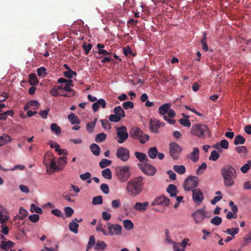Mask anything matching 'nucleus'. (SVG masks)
<instances>
[{"instance_id":"nucleus-40","label":"nucleus","mask_w":251,"mask_h":251,"mask_svg":"<svg viewBox=\"0 0 251 251\" xmlns=\"http://www.w3.org/2000/svg\"><path fill=\"white\" fill-rule=\"evenodd\" d=\"M102 176L107 179H111L112 178V173L109 168H106L102 170L101 172Z\"/></svg>"},{"instance_id":"nucleus-44","label":"nucleus","mask_w":251,"mask_h":251,"mask_svg":"<svg viewBox=\"0 0 251 251\" xmlns=\"http://www.w3.org/2000/svg\"><path fill=\"white\" fill-rule=\"evenodd\" d=\"M103 202V199L101 196L99 195L93 197L92 203L93 205L101 204Z\"/></svg>"},{"instance_id":"nucleus-35","label":"nucleus","mask_w":251,"mask_h":251,"mask_svg":"<svg viewBox=\"0 0 251 251\" xmlns=\"http://www.w3.org/2000/svg\"><path fill=\"white\" fill-rule=\"evenodd\" d=\"M106 134L104 133H100L96 135L95 142L99 143L104 141L106 138Z\"/></svg>"},{"instance_id":"nucleus-19","label":"nucleus","mask_w":251,"mask_h":251,"mask_svg":"<svg viewBox=\"0 0 251 251\" xmlns=\"http://www.w3.org/2000/svg\"><path fill=\"white\" fill-rule=\"evenodd\" d=\"M149 205V203L147 201L144 202H137L134 206V208L140 212H144L147 210Z\"/></svg>"},{"instance_id":"nucleus-64","label":"nucleus","mask_w":251,"mask_h":251,"mask_svg":"<svg viewBox=\"0 0 251 251\" xmlns=\"http://www.w3.org/2000/svg\"><path fill=\"white\" fill-rule=\"evenodd\" d=\"M180 243L174 242L173 249L174 251H185L184 248H182Z\"/></svg>"},{"instance_id":"nucleus-25","label":"nucleus","mask_w":251,"mask_h":251,"mask_svg":"<svg viewBox=\"0 0 251 251\" xmlns=\"http://www.w3.org/2000/svg\"><path fill=\"white\" fill-rule=\"evenodd\" d=\"M90 149L93 154L95 155L98 156L100 155V149L97 144L95 143L92 144L90 146Z\"/></svg>"},{"instance_id":"nucleus-12","label":"nucleus","mask_w":251,"mask_h":251,"mask_svg":"<svg viewBox=\"0 0 251 251\" xmlns=\"http://www.w3.org/2000/svg\"><path fill=\"white\" fill-rule=\"evenodd\" d=\"M51 155H52L51 154H49V153H47L45 155V158H44V160L43 162L44 164L46 166V167L47 168H48V167L49 166V163H50V167L51 169H52L54 170H57V171L61 170L62 169H59L57 168V167L56 166V161H55L54 156H52V159H50L49 158L47 159L48 157L51 156Z\"/></svg>"},{"instance_id":"nucleus-8","label":"nucleus","mask_w":251,"mask_h":251,"mask_svg":"<svg viewBox=\"0 0 251 251\" xmlns=\"http://www.w3.org/2000/svg\"><path fill=\"white\" fill-rule=\"evenodd\" d=\"M169 147L171 156L174 159H177L178 155L182 151L181 147L175 142L171 143Z\"/></svg>"},{"instance_id":"nucleus-22","label":"nucleus","mask_w":251,"mask_h":251,"mask_svg":"<svg viewBox=\"0 0 251 251\" xmlns=\"http://www.w3.org/2000/svg\"><path fill=\"white\" fill-rule=\"evenodd\" d=\"M107 247L106 243L102 241H97L96 243L94 249L96 251H104Z\"/></svg>"},{"instance_id":"nucleus-26","label":"nucleus","mask_w":251,"mask_h":251,"mask_svg":"<svg viewBox=\"0 0 251 251\" xmlns=\"http://www.w3.org/2000/svg\"><path fill=\"white\" fill-rule=\"evenodd\" d=\"M78 226L79 225L75 222L74 220H72V221L69 224V228L70 230L75 234L78 232Z\"/></svg>"},{"instance_id":"nucleus-56","label":"nucleus","mask_w":251,"mask_h":251,"mask_svg":"<svg viewBox=\"0 0 251 251\" xmlns=\"http://www.w3.org/2000/svg\"><path fill=\"white\" fill-rule=\"evenodd\" d=\"M27 103H28V105L30 106V108L32 106L34 107L33 108L34 110H36L38 108L39 104L37 100H31L28 101L27 102Z\"/></svg>"},{"instance_id":"nucleus-20","label":"nucleus","mask_w":251,"mask_h":251,"mask_svg":"<svg viewBox=\"0 0 251 251\" xmlns=\"http://www.w3.org/2000/svg\"><path fill=\"white\" fill-rule=\"evenodd\" d=\"M199 149L197 147L193 149V151L189 154L188 157L194 162H196L199 159Z\"/></svg>"},{"instance_id":"nucleus-16","label":"nucleus","mask_w":251,"mask_h":251,"mask_svg":"<svg viewBox=\"0 0 251 251\" xmlns=\"http://www.w3.org/2000/svg\"><path fill=\"white\" fill-rule=\"evenodd\" d=\"M9 217L6 215H4L2 214V211L0 210V223H1L0 227L2 228L1 232L5 235H7L8 233L9 229L8 227L6 226V222L8 221Z\"/></svg>"},{"instance_id":"nucleus-13","label":"nucleus","mask_w":251,"mask_h":251,"mask_svg":"<svg viewBox=\"0 0 251 251\" xmlns=\"http://www.w3.org/2000/svg\"><path fill=\"white\" fill-rule=\"evenodd\" d=\"M192 216L196 223H200L206 217L205 211L204 209H200L192 214Z\"/></svg>"},{"instance_id":"nucleus-34","label":"nucleus","mask_w":251,"mask_h":251,"mask_svg":"<svg viewBox=\"0 0 251 251\" xmlns=\"http://www.w3.org/2000/svg\"><path fill=\"white\" fill-rule=\"evenodd\" d=\"M115 114L121 117V118L125 117V113L123 108L120 106H116L114 109Z\"/></svg>"},{"instance_id":"nucleus-39","label":"nucleus","mask_w":251,"mask_h":251,"mask_svg":"<svg viewBox=\"0 0 251 251\" xmlns=\"http://www.w3.org/2000/svg\"><path fill=\"white\" fill-rule=\"evenodd\" d=\"M203 37L201 40V43L202 45V48L203 50L207 51L208 49V46L206 43V33L204 32L203 34Z\"/></svg>"},{"instance_id":"nucleus-29","label":"nucleus","mask_w":251,"mask_h":251,"mask_svg":"<svg viewBox=\"0 0 251 251\" xmlns=\"http://www.w3.org/2000/svg\"><path fill=\"white\" fill-rule=\"evenodd\" d=\"M14 245V243L11 241H8L7 242H5L4 241H2L1 242V244L0 247L1 249L4 250H7L13 247Z\"/></svg>"},{"instance_id":"nucleus-17","label":"nucleus","mask_w":251,"mask_h":251,"mask_svg":"<svg viewBox=\"0 0 251 251\" xmlns=\"http://www.w3.org/2000/svg\"><path fill=\"white\" fill-rule=\"evenodd\" d=\"M170 204V199L162 195L157 197L152 202L151 205H162L164 206H168Z\"/></svg>"},{"instance_id":"nucleus-24","label":"nucleus","mask_w":251,"mask_h":251,"mask_svg":"<svg viewBox=\"0 0 251 251\" xmlns=\"http://www.w3.org/2000/svg\"><path fill=\"white\" fill-rule=\"evenodd\" d=\"M11 140V138L9 135L6 134H3L0 136V146L10 142Z\"/></svg>"},{"instance_id":"nucleus-63","label":"nucleus","mask_w":251,"mask_h":251,"mask_svg":"<svg viewBox=\"0 0 251 251\" xmlns=\"http://www.w3.org/2000/svg\"><path fill=\"white\" fill-rule=\"evenodd\" d=\"M28 219L33 223H36L39 220V215L37 214L31 215L28 216Z\"/></svg>"},{"instance_id":"nucleus-15","label":"nucleus","mask_w":251,"mask_h":251,"mask_svg":"<svg viewBox=\"0 0 251 251\" xmlns=\"http://www.w3.org/2000/svg\"><path fill=\"white\" fill-rule=\"evenodd\" d=\"M109 234L111 235H119L121 234L122 226L118 224H108Z\"/></svg>"},{"instance_id":"nucleus-6","label":"nucleus","mask_w":251,"mask_h":251,"mask_svg":"<svg viewBox=\"0 0 251 251\" xmlns=\"http://www.w3.org/2000/svg\"><path fill=\"white\" fill-rule=\"evenodd\" d=\"M199 179L196 176H189L185 180L183 186L185 191L194 190L199 185Z\"/></svg>"},{"instance_id":"nucleus-42","label":"nucleus","mask_w":251,"mask_h":251,"mask_svg":"<svg viewBox=\"0 0 251 251\" xmlns=\"http://www.w3.org/2000/svg\"><path fill=\"white\" fill-rule=\"evenodd\" d=\"M239 229L238 227H233L231 228H227L225 232L231 235L233 237H234V235L239 232Z\"/></svg>"},{"instance_id":"nucleus-2","label":"nucleus","mask_w":251,"mask_h":251,"mask_svg":"<svg viewBox=\"0 0 251 251\" xmlns=\"http://www.w3.org/2000/svg\"><path fill=\"white\" fill-rule=\"evenodd\" d=\"M143 177L138 176L132 178L127 183L126 190L128 193L134 196L139 194L142 191Z\"/></svg>"},{"instance_id":"nucleus-50","label":"nucleus","mask_w":251,"mask_h":251,"mask_svg":"<svg viewBox=\"0 0 251 251\" xmlns=\"http://www.w3.org/2000/svg\"><path fill=\"white\" fill-rule=\"evenodd\" d=\"M96 245L95 238L94 235H91L87 247V251Z\"/></svg>"},{"instance_id":"nucleus-60","label":"nucleus","mask_w":251,"mask_h":251,"mask_svg":"<svg viewBox=\"0 0 251 251\" xmlns=\"http://www.w3.org/2000/svg\"><path fill=\"white\" fill-rule=\"evenodd\" d=\"M109 119L111 122H119L121 121V118L119 116H117L116 114H111L109 116Z\"/></svg>"},{"instance_id":"nucleus-55","label":"nucleus","mask_w":251,"mask_h":251,"mask_svg":"<svg viewBox=\"0 0 251 251\" xmlns=\"http://www.w3.org/2000/svg\"><path fill=\"white\" fill-rule=\"evenodd\" d=\"M64 75L65 77L71 79L73 77V75H76L77 74L76 72L72 71L71 69L64 72Z\"/></svg>"},{"instance_id":"nucleus-7","label":"nucleus","mask_w":251,"mask_h":251,"mask_svg":"<svg viewBox=\"0 0 251 251\" xmlns=\"http://www.w3.org/2000/svg\"><path fill=\"white\" fill-rule=\"evenodd\" d=\"M128 134L127 132L126 127L123 126L117 128L116 141L120 144L124 143L128 138Z\"/></svg>"},{"instance_id":"nucleus-58","label":"nucleus","mask_w":251,"mask_h":251,"mask_svg":"<svg viewBox=\"0 0 251 251\" xmlns=\"http://www.w3.org/2000/svg\"><path fill=\"white\" fill-rule=\"evenodd\" d=\"M235 149L239 153H243L244 154H246L247 152V148L245 146H238Z\"/></svg>"},{"instance_id":"nucleus-49","label":"nucleus","mask_w":251,"mask_h":251,"mask_svg":"<svg viewBox=\"0 0 251 251\" xmlns=\"http://www.w3.org/2000/svg\"><path fill=\"white\" fill-rule=\"evenodd\" d=\"M222 222V219L219 217V216H215L213 218H212L211 221L210 223L215 226H219L220 225Z\"/></svg>"},{"instance_id":"nucleus-27","label":"nucleus","mask_w":251,"mask_h":251,"mask_svg":"<svg viewBox=\"0 0 251 251\" xmlns=\"http://www.w3.org/2000/svg\"><path fill=\"white\" fill-rule=\"evenodd\" d=\"M135 156L136 158L141 162L148 161V157L147 155L144 153L140 152H135Z\"/></svg>"},{"instance_id":"nucleus-10","label":"nucleus","mask_w":251,"mask_h":251,"mask_svg":"<svg viewBox=\"0 0 251 251\" xmlns=\"http://www.w3.org/2000/svg\"><path fill=\"white\" fill-rule=\"evenodd\" d=\"M138 166L148 176H153L156 171L154 166L147 163H144V164H138Z\"/></svg>"},{"instance_id":"nucleus-30","label":"nucleus","mask_w":251,"mask_h":251,"mask_svg":"<svg viewBox=\"0 0 251 251\" xmlns=\"http://www.w3.org/2000/svg\"><path fill=\"white\" fill-rule=\"evenodd\" d=\"M173 169L179 175H183L186 172V168L184 165H176L174 166Z\"/></svg>"},{"instance_id":"nucleus-31","label":"nucleus","mask_w":251,"mask_h":251,"mask_svg":"<svg viewBox=\"0 0 251 251\" xmlns=\"http://www.w3.org/2000/svg\"><path fill=\"white\" fill-rule=\"evenodd\" d=\"M148 155L151 159H155L156 157L158 151L155 147H151L148 150Z\"/></svg>"},{"instance_id":"nucleus-9","label":"nucleus","mask_w":251,"mask_h":251,"mask_svg":"<svg viewBox=\"0 0 251 251\" xmlns=\"http://www.w3.org/2000/svg\"><path fill=\"white\" fill-rule=\"evenodd\" d=\"M165 124L162 123L154 118H152L150 120V129L153 133L157 134L159 133L158 129L164 126Z\"/></svg>"},{"instance_id":"nucleus-43","label":"nucleus","mask_w":251,"mask_h":251,"mask_svg":"<svg viewBox=\"0 0 251 251\" xmlns=\"http://www.w3.org/2000/svg\"><path fill=\"white\" fill-rule=\"evenodd\" d=\"M124 227L127 230H130L134 227L133 223L130 220H125L123 221Z\"/></svg>"},{"instance_id":"nucleus-1","label":"nucleus","mask_w":251,"mask_h":251,"mask_svg":"<svg viewBox=\"0 0 251 251\" xmlns=\"http://www.w3.org/2000/svg\"><path fill=\"white\" fill-rule=\"evenodd\" d=\"M221 175L225 186L230 187L234 185L237 172L232 166L226 165L223 167L221 169Z\"/></svg>"},{"instance_id":"nucleus-48","label":"nucleus","mask_w":251,"mask_h":251,"mask_svg":"<svg viewBox=\"0 0 251 251\" xmlns=\"http://www.w3.org/2000/svg\"><path fill=\"white\" fill-rule=\"evenodd\" d=\"M30 211L31 212H35L38 214H42L43 213L42 209L38 206H36L34 203L30 205Z\"/></svg>"},{"instance_id":"nucleus-53","label":"nucleus","mask_w":251,"mask_h":251,"mask_svg":"<svg viewBox=\"0 0 251 251\" xmlns=\"http://www.w3.org/2000/svg\"><path fill=\"white\" fill-rule=\"evenodd\" d=\"M220 157V154L216 151H213L209 157V159L212 161H216Z\"/></svg>"},{"instance_id":"nucleus-41","label":"nucleus","mask_w":251,"mask_h":251,"mask_svg":"<svg viewBox=\"0 0 251 251\" xmlns=\"http://www.w3.org/2000/svg\"><path fill=\"white\" fill-rule=\"evenodd\" d=\"M59 90H64L65 91L68 92L69 93H72V95H75V91L67 87V85L66 84H61L60 86H58Z\"/></svg>"},{"instance_id":"nucleus-18","label":"nucleus","mask_w":251,"mask_h":251,"mask_svg":"<svg viewBox=\"0 0 251 251\" xmlns=\"http://www.w3.org/2000/svg\"><path fill=\"white\" fill-rule=\"evenodd\" d=\"M106 105L105 100L103 99H100L93 104L92 109L93 111L96 112L100 107L104 108L106 107Z\"/></svg>"},{"instance_id":"nucleus-21","label":"nucleus","mask_w":251,"mask_h":251,"mask_svg":"<svg viewBox=\"0 0 251 251\" xmlns=\"http://www.w3.org/2000/svg\"><path fill=\"white\" fill-rule=\"evenodd\" d=\"M167 192L171 197H176L177 193L176 187L172 184L169 185L167 189Z\"/></svg>"},{"instance_id":"nucleus-38","label":"nucleus","mask_w":251,"mask_h":251,"mask_svg":"<svg viewBox=\"0 0 251 251\" xmlns=\"http://www.w3.org/2000/svg\"><path fill=\"white\" fill-rule=\"evenodd\" d=\"M50 129L57 135H60L61 132V128L55 123H52L51 124Z\"/></svg>"},{"instance_id":"nucleus-46","label":"nucleus","mask_w":251,"mask_h":251,"mask_svg":"<svg viewBox=\"0 0 251 251\" xmlns=\"http://www.w3.org/2000/svg\"><path fill=\"white\" fill-rule=\"evenodd\" d=\"M112 163V161L110 160H108L106 159H102L99 163V166L101 168H104L109 165H110Z\"/></svg>"},{"instance_id":"nucleus-51","label":"nucleus","mask_w":251,"mask_h":251,"mask_svg":"<svg viewBox=\"0 0 251 251\" xmlns=\"http://www.w3.org/2000/svg\"><path fill=\"white\" fill-rule=\"evenodd\" d=\"M64 211L66 217H71L74 213V209L71 207H66L64 209Z\"/></svg>"},{"instance_id":"nucleus-36","label":"nucleus","mask_w":251,"mask_h":251,"mask_svg":"<svg viewBox=\"0 0 251 251\" xmlns=\"http://www.w3.org/2000/svg\"><path fill=\"white\" fill-rule=\"evenodd\" d=\"M246 141V139L243 136L241 135H238L235 136L234 141V144L235 145H238L239 144H243L245 143Z\"/></svg>"},{"instance_id":"nucleus-28","label":"nucleus","mask_w":251,"mask_h":251,"mask_svg":"<svg viewBox=\"0 0 251 251\" xmlns=\"http://www.w3.org/2000/svg\"><path fill=\"white\" fill-rule=\"evenodd\" d=\"M68 118L71 124L73 125L79 124L80 123L79 119L77 118L76 115L73 113H71L70 114L68 115Z\"/></svg>"},{"instance_id":"nucleus-52","label":"nucleus","mask_w":251,"mask_h":251,"mask_svg":"<svg viewBox=\"0 0 251 251\" xmlns=\"http://www.w3.org/2000/svg\"><path fill=\"white\" fill-rule=\"evenodd\" d=\"M58 164L63 168L67 163V158L65 156L60 157L58 158Z\"/></svg>"},{"instance_id":"nucleus-54","label":"nucleus","mask_w":251,"mask_h":251,"mask_svg":"<svg viewBox=\"0 0 251 251\" xmlns=\"http://www.w3.org/2000/svg\"><path fill=\"white\" fill-rule=\"evenodd\" d=\"M37 72L38 75L39 76H41L42 77H44L47 75L46 69L44 67H42L37 69Z\"/></svg>"},{"instance_id":"nucleus-3","label":"nucleus","mask_w":251,"mask_h":251,"mask_svg":"<svg viewBox=\"0 0 251 251\" xmlns=\"http://www.w3.org/2000/svg\"><path fill=\"white\" fill-rule=\"evenodd\" d=\"M191 134L199 138H205L207 136H211V132L208 127L204 124L193 125L191 129Z\"/></svg>"},{"instance_id":"nucleus-5","label":"nucleus","mask_w":251,"mask_h":251,"mask_svg":"<svg viewBox=\"0 0 251 251\" xmlns=\"http://www.w3.org/2000/svg\"><path fill=\"white\" fill-rule=\"evenodd\" d=\"M116 173L118 179L122 182L127 181L131 176L129 167L127 165L117 167Z\"/></svg>"},{"instance_id":"nucleus-37","label":"nucleus","mask_w":251,"mask_h":251,"mask_svg":"<svg viewBox=\"0 0 251 251\" xmlns=\"http://www.w3.org/2000/svg\"><path fill=\"white\" fill-rule=\"evenodd\" d=\"M14 112L12 110H7L6 112L2 113L0 114V119L1 120H5L8 116L13 117Z\"/></svg>"},{"instance_id":"nucleus-33","label":"nucleus","mask_w":251,"mask_h":251,"mask_svg":"<svg viewBox=\"0 0 251 251\" xmlns=\"http://www.w3.org/2000/svg\"><path fill=\"white\" fill-rule=\"evenodd\" d=\"M97 118L94 119V121L91 123H88L86 124V129L90 133H92L94 130Z\"/></svg>"},{"instance_id":"nucleus-32","label":"nucleus","mask_w":251,"mask_h":251,"mask_svg":"<svg viewBox=\"0 0 251 251\" xmlns=\"http://www.w3.org/2000/svg\"><path fill=\"white\" fill-rule=\"evenodd\" d=\"M28 81L30 84L32 86L37 85V84L39 83L36 75L34 73H32L29 75Z\"/></svg>"},{"instance_id":"nucleus-59","label":"nucleus","mask_w":251,"mask_h":251,"mask_svg":"<svg viewBox=\"0 0 251 251\" xmlns=\"http://www.w3.org/2000/svg\"><path fill=\"white\" fill-rule=\"evenodd\" d=\"M50 94L53 97L59 96V89L58 86H54L50 91Z\"/></svg>"},{"instance_id":"nucleus-14","label":"nucleus","mask_w":251,"mask_h":251,"mask_svg":"<svg viewBox=\"0 0 251 251\" xmlns=\"http://www.w3.org/2000/svg\"><path fill=\"white\" fill-rule=\"evenodd\" d=\"M193 201L198 205L200 204L204 199V197L202 191L199 189H194L192 190Z\"/></svg>"},{"instance_id":"nucleus-47","label":"nucleus","mask_w":251,"mask_h":251,"mask_svg":"<svg viewBox=\"0 0 251 251\" xmlns=\"http://www.w3.org/2000/svg\"><path fill=\"white\" fill-rule=\"evenodd\" d=\"M207 168V164L205 162H203L200 166H199L198 169L196 171V173L198 175L203 174L204 171Z\"/></svg>"},{"instance_id":"nucleus-23","label":"nucleus","mask_w":251,"mask_h":251,"mask_svg":"<svg viewBox=\"0 0 251 251\" xmlns=\"http://www.w3.org/2000/svg\"><path fill=\"white\" fill-rule=\"evenodd\" d=\"M171 106V104L169 103H165L160 106L158 109L160 115L164 116L167 113Z\"/></svg>"},{"instance_id":"nucleus-4","label":"nucleus","mask_w":251,"mask_h":251,"mask_svg":"<svg viewBox=\"0 0 251 251\" xmlns=\"http://www.w3.org/2000/svg\"><path fill=\"white\" fill-rule=\"evenodd\" d=\"M130 137L139 140L141 144H145L150 139V136L144 133V132L138 127H132L129 131Z\"/></svg>"},{"instance_id":"nucleus-11","label":"nucleus","mask_w":251,"mask_h":251,"mask_svg":"<svg viewBox=\"0 0 251 251\" xmlns=\"http://www.w3.org/2000/svg\"><path fill=\"white\" fill-rule=\"evenodd\" d=\"M117 157L123 161H126L130 157L129 151L124 147H120L116 151Z\"/></svg>"},{"instance_id":"nucleus-61","label":"nucleus","mask_w":251,"mask_h":251,"mask_svg":"<svg viewBox=\"0 0 251 251\" xmlns=\"http://www.w3.org/2000/svg\"><path fill=\"white\" fill-rule=\"evenodd\" d=\"M51 213L58 217H59V218H63V213L60 210L58 209H52L51 210Z\"/></svg>"},{"instance_id":"nucleus-62","label":"nucleus","mask_w":251,"mask_h":251,"mask_svg":"<svg viewBox=\"0 0 251 251\" xmlns=\"http://www.w3.org/2000/svg\"><path fill=\"white\" fill-rule=\"evenodd\" d=\"M179 123L184 126L190 127L191 123L188 119L181 118L179 120Z\"/></svg>"},{"instance_id":"nucleus-45","label":"nucleus","mask_w":251,"mask_h":251,"mask_svg":"<svg viewBox=\"0 0 251 251\" xmlns=\"http://www.w3.org/2000/svg\"><path fill=\"white\" fill-rule=\"evenodd\" d=\"M28 215V212L22 207L19 209V213L17 215L19 219L22 220L26 217Z\"/></svg>"},{"instance_id":"nucleus-57","label":"nucleus","mask_w":251,"mask_h":251,"mask_svg":"<svg viewBox=\"0 0 251 251\" xmlns=\"http://www.w3.org/2000/svg\"><path fill=\"white\" fill-rule=\"evenodd\" d=\"M123 108L126 110H127L128 109H132L134 107V104L132 101H127L124 102L123 103Z\"/></svg>"}]
</instances>
